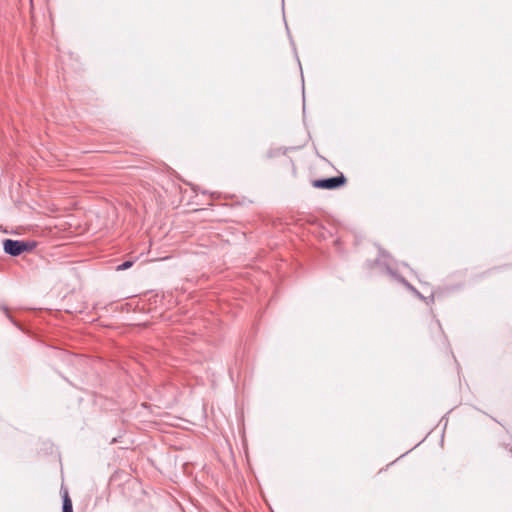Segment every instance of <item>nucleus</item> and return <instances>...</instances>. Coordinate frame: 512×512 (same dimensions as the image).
<instances>
[{
    "label": "nucleus",
    "mask_w": 512,
    "mask_h": 512,
    "mask_svg": "<svg viewBox=\"0 0 512 512\" xmlns=\"http://www.w3.org/2000/svg\"><path fill=\"white\" fill-rule=\"evenodd\" d=\"M132 265H133L132 261H125L124 263H122L121 265H119L117 267V270H126V269L130 268Z\"/></svg>",
    "instance_id": "4"
},
{
    "label": "nucleus",
    "mask_w": 512,
    "mask_h": 512,
    "mask_svg": "<svg viewBox=\"0 0 512 512\" xmlns=\"http://www.w3.org/2000/svg\"><path fill=\"white\" fill-rule=\"evenodd\" d=\"M346 178L343 175L327 179L314 180L312 185L319 189H335L345 184Z\"/></svg>",
    "instance_id": "1"
},
{
    "label": "nucleus",
    "mask_w": 512,
    "mask_h": 512,
    "mask_svg": "<svg viewBox=\"0 0 512 512\" xmlns=\"http://www.w3.org/2000/svg\"><path fill=\"white\" fill-rule=\"evenodd\" d=\"M63 511L62 512H73L72 501L68 495V492L65 491L63 494Z\"/></svg>",
    "instance_id": "3"
},
{
    "label": "nucleus",
    "mask_w": 512,
    "mask_h": 512,
    "mask_svg": "<svg viewBox=\"0 0 512 512\" xmlns=\"http://www.w3.org/2000/svg\"><path fill=\"white\" fill-rule=\"evenodd\" d=\"M27 243L18 240L5 239L3 241L4 251L12 256H18L25 250H27Z\"/></svg>",
    "instance_id": "2"
}]
</instances>
